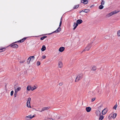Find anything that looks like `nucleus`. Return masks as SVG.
Listing matches in <instances>:
<instances>
[{
	"instance_id": "7",
	"label": "nucleus",
	"mask_w": 120,
	"mask_h": 120,
	"mask_svg": "<svg viewBox=\"0 0 120 120\" xmlns=\"http://www.w3.org/2000/svg\"><path fill=\"white\" fill-rule=\"evenodd\" d=\"M86 110L88 112H90L91 110V108L90 107H87L86 108Z\"/></svg>"
},
{
	"instance_id": "15",
	"label": "nucleus",
	"mask_w": 120,
	"mask_h": 120,
	"mask_svg": "<svg viewBox=\"0 0 120 120\" xmlns=\"http://www.w3.org/2000/svg\"><path fill=\"white\" fill-rule=\"evenodd\" d=\"M49 107H44L42 108V110L41 111V112L42 111H44V110H47L49 109Z\"/></svg>"
},
{
	"instance_id": "10",
	"label": "nucleus",
	"mask_w": 120,
	"mask_h": 120,
	"mask_svg": "<svg viewBox=\"0 0 120 120\" xmlns=\"http://www.w3.org/2000/svg\"><path fill=\"white\" fill-rule=\"evenodd\" d=\"M82 21L81 19H78L76 21L77 23L78 24H80L82 22Z\"/></svg>"
},
{
	"instance_id": "40",
	"label": "nucleus",
	"mask_w": 120,
	"mask_h": 120,
	"mask_svg": "<svg viewBox=\"0 0 120 120\" xmlns=\"http://www.w3.org/2000/svg\"><path fill=\"white\" fill-rule=\"evenodd\" d=\"M63 82H61L59 83V85L60 86H61L63 85Z\"/></svg>"
},
{
	"instance_id": "43",
	"label": "nucleus",
	"mask_w": 120,
	"mask_h": 120,
	"mask_svg": "<svg viewBox=\"0 0 120 120\" xmlns=\"http://www.w3.org/2000/svg\"><path fill=\"white\" fill-rule=\"evenodd\" d=\"M95 98H93L92 99V102L94 101L95 100Z\"/></svg>"
},
{
	"instance_id": "20",
	"label": "nucleus",
	"mask_w": 120,
	"mask_h": 120,
	"mask_svg": "<svg viewBox=\"0 0 120 120\" xmlns=\"http://www.w3.org/2000/svg\"><path fill=\"white\" fill-rule=\"evenodd\" d=\"M104 116L103 115H100L99 118V120H102L104 118Z\"/></svg>"
},
{
	"instance_id": "48",
	"label": "nucleus",
	"mask_w": 120,
	"mask_h": 120,
	"mask_svg": "<svg viewBox=\"0 0 120 120\" xmlns=\"http://www.w3.org/2000/svg\"><path fill=\"white\" fill-rule=\"evenodd\" d=\"M111 116L110 115H109V117H108V118H109V117L110 116Z\"/></svg>"
},
{
	"instance_id": "46",
	"label": "nucleus",
	"mask_w": 120,
	"mask_h": 120,
	"mask_svg": "<svg viewBox=\"0 0 120 120\" xmlns=\"http://www.w3.org/2000/svg\"><path fill=\"white\" fill-rule=\"evenodd\" d=\"M21 40L22 41V42H23L24 41V40L23 39V38L22 39H21Z\"/></svg>"
},
{
	"instance_id": "9",
	"label": "nucleus",
	"mask_w": 120,
	"mask_h": 120,
	"mask_svg": "<svg viewBox=\"0 0 120 120\" xmlns=\"http://www.w3.org/2000/svg\"><path fill=\"white\" fill-rule=\"evenodd\" d=\"M65 49V48L63 47H60L59 49V50L61 52H62Z\"/></svg>"
},
{
	"instance_id": "41",
	"label": "nucleus",
	"mask_w": 120,
	"mask_h": 120,
	"mask_svg": "<svg viewBox=\"0 0 120 120\" xmlns=\"http://www.w3.org/2000/svg\"><path fill=\"white\" fill-rule=\"evenodd\" d=\"M25 60H23L22 61H21L20 62V63H22L24 62Z\"/></svg>"
},
{
	"instance_id": "12",
	"label": "nucleus",
	"mask_w": 120,
	"mask_h": 120,
	"mask_svg": "<svg viewBox=\"0 0 120 120\" xmlns=\"http://www.w3.org/2000/svg\"><path fill=\"white\" fill-rule=\"evenodd\" d=\"M107 111L105 109H104L102 112V115H105L107 112Z\"/></svg>"
},
{
	"instance_id": "49",
	"label": "nucleus",
	"mask_w": 120,
	"mask_h": 120,
	"mask_svg": "<svg viewBox=\"0 0 120 120\" xmlns=\"http://www.w3.org/2000/svg\"><path fill=\"white\" fill-rule=\"evenodd\" d=\"M17 43V42H14V43Z\"/></svg>"
},
{
	"instance_id": "2",
	"label": "nucleus",
	"mask_w": 120,
	"mask_h": 120,
	"mask_svg": "<svg viewBox=\"0 0 120 120\" xmlns=\"http://www.w3.org/2000/svg\"><path fill=\"white\" fill-rule=\"evenodd\" d=\"M61 20H62V18H61V19H60V24H59V27L55 31L53 32H52L51 33L49 34H48L51 35V34H52L53 33H57V32H59L60 31L61 29V28L60 27L61 26V24H62V22Z\"/></svg>"
},
{
	"instance_id": "38",
	"label": "nucleus",
	"mask_w": 120,
	"mask_h": 120,
	"mask_svg": "<svg viewBox=\"0 0 120 120\" xmlns=\"http://www.w3.org/2000/svg\"><path fill=\"white\" fill-rule=\"evenodd\" d=\"M45 120H53L52 118H47V119H45Z\"/></svg>"
},
{
	"instance_id": "1",
	"label": "nucleus",
	"mask_w": 120,
	"mask_h": 120,
	"mask_svg": "<svg viewBox=\"0 0 120 120\" xmlns=\"http://www.w3.org/2000/svg\"><path fill=\"white\" fill-rule=\"evenodd\" d=\"M119 12V11H117L116 10L113 11L106 15H105V17L106 18H109L111 16L118 13Z\"/></svg>"
},
{
	"instance_id": "8",
	"label": "nucleus",
	"mask_w": 120,
	"mask_h": 120,
	"mask_svg": "<svg viewBox=\"0 0 120 120\" xmlns=\"http://www.w3.org/2000/svg\"><path fill=\"white\" fill-rule=\"evenodd\" d=\"M81 1L82 3L84 4H87L88 2V0H81Z\"/></svg>"
},
{
	"instance_id": "28",
	"label": "nucleus",
	"mask_w": 120,
	"mask_h": 120,
	"mask_svg": "<svg viewBox=\"0 0 120 120\" xmlns=\"http://www.w3.org/2000/svg\"><path fill=\"white\" fill-rule=\"evenodd\" d=\"M47 37L46 36H44L43 37H42L40 38V40H43L44 39L46 38Z\"/></svg>"
},
{
	"instance_id": "25",
	"label": "nucleus",
	"mask_w": 120,
	"mask_h": 120,
	"mask_svg": "<svg viewBox=\"0 0 120 120\" xmlns=\"http://www.w3.org/2000/svg\"><path fill=\"white\" fill-rule=\"evenodd\" d=\"M104 8V6L102 5H100L99 8L100 9H102Z\"/></svg>"
},
{
	"instance_id": "30",
	"label": "nucleus",
	"mask_w": 120,
	"mask_h": 120,
	"mask_svg": "<svg viewBox=\"0 0 120 120\" xmlns=\"http://www.w3.org/2000/svg\"><path fill=\"white\" fill-rule=\"evenodd\" d=\"M36 86H34V87H31V90H33L34 89H36Z\"/></svg>"
},
{
	"instance_id": "44",
	"label": "nucleus",
	"mask_w": 120,
	"mask_h": 120,
	"mask_svg": "<svg viewBox=\"0 0 120 120\" xmlns=\"http://www.w3.org/2000/svg\"><path fill=\"white\" fill-rule=\"evenodd\" d=\"M18 42H22V41L21 40H20L18 41Z\"/></svg>"
},
{
	"instance_id": "34",
	"label": "nucleus",
	"mask_w": 120,
	"mask_h": 120,
	"mask_svg": "<svg viewBox=\"0 0 120 120\" xmlns=\"http://www.w3.org/2000/svg\"><path fill=\"white\" fill-rule=\"evenodd\" d=\"M104 3H105L104 1L103 0H102L101 3V4L102 5H104Z\"/></svg>"
},
{
	"instance_id": "45",
	"label": "nucleus",
	"mask_w": 120,
	"mask_h": 120,
	"mask_svg": "<svg viewBox=\"0 0 120 120\" xmlns=\"http://www.w3.org/2000/svg\"><path fill=\"white\" fill-rule=\"evenodd\" d=\"M26 38H27L25 37V38H23V39L25 41L26 39Z\"/></svg>"
},
{
	"instance_id": "3",
	"label": "nucleus",
	"mask_w": 120,
	"mask_h": 120,
	"mask_svg": "<svg viewBox=\"0 0 120 120\" xmlns=\"http://www.w3.org/2000/svg\"><path fill=\"white\" fill-rule=\"evenodd\" d=\"M83 75L82 74H81L79 75L77 77L75 80V82H77L79 80L81 79L83 77Z\"/></svg>"
},
{
	"instance_id": "11",
	"label": "nucleus",
	"mask_w": 120,
	"mask_h": 120,
	"mask_svg": "<svg viewBox=\"0 0 120 120\" xmlns=\"http://www.w3.org/2000/svg\"><path fill=\"white\" fill-rule=\"evenodd\" d=\"M96 113L97 116H99L101 114L100 111L98 110H97L96 112Z\"/></svg>"
},
{
	"instance_id": "16",
	"label": "nucleus",
	"mask_w": 120,
	"mask_h": 120,
	"mask_svg": "<svg viewBox=\"0 0 120 120\" xmlns=\"http://www.w3.org/2000/svg\"><path fill=\"white\" fill-rule=\"evenodd\" d=\"M46 47L44 45L42 46V48H41V50L42 51H43L45 50L46 49Z\"/></svg>"
},
{
	"instance_id": "14",
	"label": "nucleus",
	"mask_w": 120,
	"mask_h": 120,
	"mask_svg": "<svg viewBox=\"0 0 120 120\" xmlns=\"http://www.w3.org/2000/svg\"><path fill=\"white\" fill-rule=\"evenodd\" d=\"M63 66L62 63L60 61L58 63V67L59 68H61Z\"/></svg>"
},
{
	"instance_id": "42",
	"label": "nucleus",
	"mask_w": 120,
	"mask_h": 120,
	"mask_svg": "<svg viewBox=\"0 0 120 120\" xmlns=\"http://www.w3.org/2000/svg\"><path fill=\"white\" fill-rule=\"evenodd\" d=\"M17 86H15L14 87V88L15 89V90L17 88Z\"/></svg>"
},
{
	"instance_id": "27",
	"label": "nucleus",
	"mask_w": 120,
	"mask_h": 120,
	"mask_svg": "<svg viewBox=\"0 0 120 120\" xmlns=\"http://www.w3.org/2000/svg\"><path fill=\"white\" fill-rule=\"evenodd\" d=\"M31 100V98H28L27 100V103H30V102Z\"/></svg>"
},
{
	"instance_id": "22",
	"label": "nucleus",
	"mask_w": 120,
	"mask_h": 120,
	"mask_svg": "<svg viewBox=\"0 0 120 120\" xmlns=\"http://www.w3.org/2000/svg\"><path fill=\"white\" fill-rule=\"evenodd\" d=\"M21 89V88L20 87H19L17 88L15 90V91H16L17 93Z\"/></svg>"
},
{
	"instance_id": "31",
	"label": "nucleus",
	"mask_w": 120,
	"mask_h": 120,
	"mask_svg": "<svg viewBox=\"0 0 120 120\" xmlns=\"http://www.w3.org/2000/svg\"><path fill=\"white\" fill-rule=\"evenodd\" d=\"M117 35L118 36H120V30H118L117 32Z\"/></svg>"
},
{
	"instance_id": "35",
	"label": "nucleus",
	"mask_w": 120,
	"mask_h": 120,
	"mask_svg": "<svg viewBox=\"0 0 120 120\" xmlns=\"http://www.w3.org/2000/svg\"><path fill=\"white\" fill-rule=\"evenodd\" d=\"M14 93V91L13 90L11 91V95L12 96L13 95Z\"/></svg>"
},
{
	"instance_id": "5",
	"label": "nucleus",
	"mask_w": 120,
	"mask_h": 120,
	"mask_svg": "<svg viewBox=\"0 0 120 120\" xmlns=\"http://www.w3.org/2000/svg\"><path fill=\"white\" fill-rule=\"evenodd\" d=\"M92 43V42L91 43H90L88 44L87 46L86 47L85 49L83 50V51H82L81 52L82 53L83 52L85 51V50L88 51L91 47L92 46L91 44Z\"/></svg>"
},
{
	"instance_id": "4",
	"label": "nucleus",
	"mask_w": 120,
	"mask_h": 120,
	"mask_svg": "<svg viewBox=\"0 0 120 120\" xmlns=\"http://www.w3.org/2000/svg\"><path fill=\"white\" fill-rule=\"evenodd\" d=\"M34 59V56L29 57L27 59V62L28 64H29L30 62H32Z\"/></svg>"
},
{
	"instance_id": "6",
	"label": "nucleus",
	"mask_w": 120,
	"mask_h": 120,
	"mask_svg": "<svg viewBox=\"0 0 120 120\" xmlns=\"http://www.w3.org/2000/svg\"><path fill=\"white\" fill-rule=\"evenodd\" d=\"M12 44L10 45L9 46H10L11 47L13 48H18V46L17 44H14L13 45V44Z\"/></svg>"
},
{
	"instance_id": "32",
	"label": "nucleus",
	"mask_w": 120,
	"mask_h": 120,
	"mask_svg": "<svg viewBox=\"0 0 120 120\" xmlns=\"http://www.w3.org/2000/svg\"><path fill=\"white\" fill-rule=\"evenodd\" d=\"M117 104H116V105H115L113 107V109H116L117 107Z\"/></svg>"
},
{
	"instance_id": "23",
	"label": "nucleus",
	"mask_w": 120,
	"mask_h": 120,
	"mask_svg": "<svg viewBox=\"0 0 120 120\" xmlns=\"http://www.w3.org/2000/svg\"><path fill=\"white\" fill-rule=\"evenodd\" d=\"M116 114L115 113H114L113 114L112 116V115L111 116L114 119L116 117Z\"/></svg>"
},
{
	"instance_id": "26",
	"label": "nucleus",
	"mask_w": 120,
	"mask_h": 120,
	"mask_svg": "<svg viewBox=\"0 0 120 120\" xmlns=\"http://www.w3.org/2000/svg\"><path fill=\"white\" fill-rule=\"evenodd\" d=\"M27 106L29 107L30 108H31V107L30 105V103H27Z\"/></svg>"
},
{
	"instance_id": "29",
	"label": "nucleus",
	"mask_w": 120,
	"mask_h": 120,
	"mask_svg": "<svg viewBox=\"0 0 120 120\" xmlns=\"http://www.w3.org/2000/svg\"><path fill=\"white\" fill-rule=\"evenodd\" d=\"M79 6V5H77L74 6L73 8V9H75L77 8H78Z\"/></svg>"
},
{
	"instance_id": "18",
	"label": "nucleus",
	"mask_w": 120,
	"mask_h": 120,
	"mask_svg": "<svg viewBox=\"0 0 120 120\" xmlns=\"http://www.w3.org/2000/svg\"><path fill=\"white\" fill-rule=\"evenodd\" d=\"M31 115H29L28 116H26L25 117L26 119L27 120H28L30 119V116H31Z\"/></svg>"
},
{
	"instance_id": "24",
	"label": "nucleus",
	"mask_w": 120,
	"mask_h": 120,
	"mask_svg": "<svg viewBox=\"0 0 120 120\" xmlns=\"http://www.w3.org/2000/svg\"><path fill=\"white\" fill-rule=\"evenodd\" d=\"M96 69V67L95 66H93L92 68L91 69L93 71H95Z\"/></svg>"
},
{
	"instance_id": "21",
	"label": "nucleus",
	"mask_w": 120,
	"mask_h": 120,
	"mask_svg": "<svg viewBox=\"0 0 120 120\" xmlns=\"http://www.w3.org/2000/svg\"><path fill=\"white\" fill-rule=\"evenodd\" d=\"M27 89L28 91H29L30 90H31V86H28L27 87Z\"/></svg>"
},
{
	"instance_id": "19",
	"label": "nucleus",
	"mask_w": 120,
	"mask_h": 120,
	"mask_svg": "<svg viewBox=\"0 0 120 120\" xmlns=\"http://www.w3.org/2000/svg\"><path fill=\"white\" fill-rule=\"evenodd\" d=\"M5 48H0V52H2L4 51H5Z\"/></svg>"
},
{
	"instance_id": "13",
	"label": "nucleus",
	"mask_w": 120,
	"mask_h": 120,
	"mask_svg": "<svg viewBox=\"0 0 120 120\" xmlns=\"http://www.w3.org/2000/svg\"><path fill=\"white\" fill-rule=\"evenodd\" d=\"M78 24L77 23H76L75 22L74 23V24L73 25V26L74 27V28L73 29V30H75L76 28L77 27V26H78Z\"/></svg>"
},
{
	"instance_id": "39",
	"label": "nucleus",
	"mask_w": 120,
	"mask_h": 120,
	"mask_svg": "<svg viewBox=\"0 0 120 120\" xmlns=\"http://www.w3.org/2000/svg\"><path fill=\"white\" fill-rule=\"evenodd\" d=\"M46 57V56H42V58L43 59H45V58Z\"/></svg>"
},
{
	"instance_id": "33",
	"label": "nucleus",
	"mask_w": 120,
	"mask_h": 120,
	"mask_svg": "<svg viewBox=\"0 0 120 120\" xmlns=\"http://www.w3.org/2000/svg\"><path fill=\"white\" fill-rule=\"evenodd\" d=\"M17 93L16 92V91H15L14 94L15 97H16L17 96Z\"/></svg>"
},
{
	"instance_id": "47",
	"label": "nucleus",
	"mask_w": 120,
	"mask_h": 120,
	"mask_svg": "<svg viewBox=\"0 0 120 120\" xmlns=\"http://www.w3.org/2000/svg\"><path fill=\"white\" fill-rule=\"evenodd\" d=\"M102 106L101 105L100 106H99L98 107L99 108H100L101 107H102Z\"/></svg>"
},
{
	"instance_id": "17",
	"label": "nucleus",
	"mask_w": 120,
	"mask_h": 120,
	"mask_svg": "<svg viewBox=\"0 0 120 120\" xmlns=\"http://www.w3.org/2000/svg\"><path fill=\"white\" fill-rule=\"evenodd\" d=\"M85 11H83V10H82V11H81L80 12V13L81 12L83 11V12H84L86 13H87L90 11V10L89 9H86L84 10Z\"/></svg>"
},
{
	"instance_id": "37",
	"label": "nucleus",
	"mask_w": 120,
	"mask_h": 120,
	"mask_svg": "<svg viewBox=\"0 0 120 120\" xmlns=\"http://www.w3.org/2000/svg\"><path fill=\"white\" fill-rule=\"evenodd\" d=\"M40 64V61H38L37 62V64L38 66Z\"/></svg>"
},
{
	"instance_id": "36",
	"label": "nucleus",
	"mask_w": 120,
	"mask_h": 120,
	"mask_svg": "<svg viewBox=\"0 0 120 120\" xmlns=\"http://www.w3.org/2000/svg\"><path fill=\"white\" fill-rule=\"evenodd\" d=\"M36 116V115H35L34 114V115L33 116H32V115L31 116H30V119H31L32 118H33V117H35V116Z\"/></svg>"
}]
</instances>
